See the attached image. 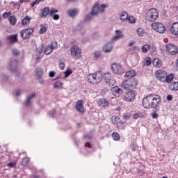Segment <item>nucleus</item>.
I'll use <instances>...</instances> for the list:
<instances>
[{
    "instance_id": "f03ea898",
    "label": "nucleus",
    "mask_w": 178,
    "mask_h": 178,
    "mask_svg": "<svg viewBox=\"0 0 178 178\" xmlns=\"http://www.w3.org/2000/svg\"><path fill=\"white\" fill-rule=\"evenodd\" d=\"M137 84H138V82L137 80H136V79L130 78L129 79L122 82V87L124 88V90H133L137 87Z\"/></svg>"
},
{
    "instance_id": "bf43d9fd",
    "label": "nucleus",
    "mask_w": 178,
    "mask_h": 178,
    "mask_svg": "<svg viewBox=\"0 0 178 178\" xmlns=\"http://www.w3.org/2000/svg\"><path fill=\"white\" fill-rule=\"evenodd\" d=\"M12 54H13V55L17 56V55H19V54H20V52L18 51L17 49H13L12 50Z\"/></svg>"
},
{
    "instance_id": "13d9d810",
    "label": "nucleus",
    "mask_w": 178,
    "mask_h": 178,
    "mask_svg": "<svg viewBox=\"0 0 178 178\" xmlns=\"http://www.w3.org/2000/svg\"><path fill=\"white\" fill-rule=\"evenodd\" d=\"M0 79H1L3 81H6L9 79V76L8 75H1Z\"/></svg>"
},
{
    "instance_id": "2eb2a0df",
    "label": "nucleus",
    "mask_w": 178,
    "mask_h": 178,
    "mask_svg": "<svg viewBox=\"0 0 178 178\" xmlns=\"http://www.w3.org/2000/svg\"><path fill=\"white\" fill-rule=\"evenodd\" d=\"M102 49L106 54H109V52H111L112 49H113V43L111 42H107L104 45Z\"/></svg>"
},
{
    "instance_id": "37998d69",
    "label": "nucleus",
    "mask_w": 178,
    "mask_h": 178,
    "mask_svg": "<svg viewBox=\"0 0 178 178\" xmlns=\"http://www.w3.org/2000/svg\"><path fill=\"white\" fill-rule=\"evenodd\" d=\"M105 8H106V4H102V6L98 5V9H99V13H101V12H104Z\"/></svg>"
},
{
    "instance_id": "b1692460",
    "label": "nucleus",
    "mask_w": 178,
    "mask_h": 178,
    "mask_svg": "<svg viewBox=\"0 0 178 178\" xmlns=\"http://www.w3.org/2000/svg\"><path fill=\"white\" fill-rule=\"evenodd\" d=\"M67 13L70 17H74V16H76L77 13H79V11H77V9L76 8H72L71 10H68Z\"/></svg>"
},
{
    "instance_id": "f704fd0d",
    "label": "nucleus",
    "mask_w": 178,
    "mask_h": 178,
    "mask_svg": "<svg viewBox=\"0 0 178 178\" xmlns=\"http://www.w3.org/2000/svg\"><path fill=\"white\" fill-rule=\"evenodd\" d=\"M31 19V18H29V16H26L22 21V25L27 26V24H29L30 23Z\"/></svg>"
},
{
    "instance_id": "603ef678",
    "label": "nucleus",
    "mask_w": 178,
    "mask_h": 178,
    "mask_svg": "<svg viewBox=\"0 0 178 178\" xmlns=\"http://www.w3.org/2000/svg\"><path fill=\"white\" fill-rule=\"evenodd\" d=\"M119 40H122V38L115 35V36H113V37L112 38L111 42L112 43H113V42H116V41H119Z\"/></svg>"
},
{
    "instance_id": "5fc2aeb1",
    "label": "nucleus",
    "mask_w": 178,
    "mask_h": 178,
    "mask_svg": "<svg viewBox=\"0 0 178 178\" xmlns=\"http://www.w3.org/2000/svg\"><path fill=\"white\" fill-rule=\"evenodd\" d=\"M144 63L146 66H149V65H151V58H145Z\"/></svg>"
},
{
    "instance_id": "58836bf2",
    "label": "nucleus",
    "mask_w": 178,
    "mask_h": 178,
    "mask_svg": "<svg viewBox=\"0 0 178 178\" xmlns=\"http://www.w3.org/2000/svg\"><path fill=\"white\" fill-rule=\"evenodd\" d=\"M36 74H38V77H42V76L44 74V72L42 71V69L37 68L36 69Z\"/></svg>"
},
{
    "instance_id": "e2e57ef3",
    "label": "nucleus",
    "mask_w": 178,
    "mask_h": 178,
    "mask_svg": "<svg viewBox=\"0 0 178 178\" xmlns=\"http://www.w3.org/2000/svg\"><path fill=\"white\" fill-rule=\"evenodd\" d=\"M38 3H40V1L35 0L31 3V8H34V6H35V5H38Z\"/></svg>"
},
{
    "instance_id": "0eeeda50",
    "label": "nucleus",
    "mask_w": 178,
    "mask_h": 178,
    "mask_svg": "<svg viewBox=\"0 0 178 178\" xmlns=\"http://www.w3.org/2000/svg\"><path fill=\"white\" fill-rule=\"evenodd\" d=\"M34 33V28L26 29L20 32V37L23 38V40H28L30 38L31 34Z\"/></svg>"
},
{
    "instance_id": "393cba45",
    "label": "nucleus",
    "mask_w": 178,
    "mask_h": 178,
    "mask_svg": "<svg viewBox=\"0 0 178 178\" xmlns=\"http://www.w3.org/2000/svg\"><path fill=\"white\" fill-rule=\"evenodd\" d=\"M50 12H51V10L49 9V7L44 8L43 10H42V17H47V16L49 15Z\"/></svg>"
},
{
    "instance_id": "680f3d73",
    "label": "nucleus",
    "mask_w": 178,
    "mask_h": 178,
    "mask_svg": "<svg viewBox=\"0 0 178 178\" xmlns=\"http://www.w3.org/2000/svg\"><path fill=\"white\" fill-rule=\"evenodd\" d=\"M123 120H130V115H129V114H124L123 115Z\"/></svg>"
},
{
    "instance_id": "de8ad7c7",
    "label": "nucleus",
    "mask_w": 178,
    "mask_h": 178,
    "mask_svg": "<svg viewBox=\"0 0 178 178\" xmlns=\"http://www.w3.org/2000/svg\"><path fill=\"white\" fill-rule=\"evenodd\" d=\"M40 29L39 31L40 34H44V33H45V31H47V27H45V26L44 25H41L40 26Z\"/></svg>"
},
{
    "instance_id": "bb28decb",
    "label": "nucleus",
    "mask_w": 178,
    "mask_h": 178,
    "mask_svg": "<svg viewBox=\"0 0 178 178\" xmlns=\"http://www.w3.org/2000/svg\"><path fill=\"white\" fill-rule=\"evenodd\" d=\"M170 90L172 91H177L178 90V82H172L170 85Z\"/></svg>"
},
{
    "instance_id": "412c9836",
    "label": "nucleus",
    "mask_w": 178,
    "mask_h": 178,
    "mask_svg": "<svg viewBox=\"0 0 178 178\" xmlns=\"http://www.w3.org/2000/svg\"><path fill=\"white\" fill-rule=\"evenodd\" d=\"M76 111L79 112H84V106H83V101L79 100L76 102L75 106Z\"/></svg>"
},
{
    "instance_id": "72a5a7b5",
    "label": "nucleus",
    "mask_w": 178,
    "mask_h": 178,
    "mask_svg": "<svg viewBox=\"0 0 178 178\" xmlns=\"http://www.w3.org/2000/svg\"><path fill=\"white\" fill-rule=\"evenodd\" d=\"M52 51H53V49H52V48L51 47V46L47 45V46H46V47H45L44 54H45L46 55H51V54H52Z\"/></svg>"
},
{
    "instance_id": "f3484780",
    "label": "nucleus",
    "mask_w": 178,
    "mask_h": 178,
    "mask_svg": "<svg viewBox=\"0 0 178 178\" xmlns=\"http://www.w3.org/2000/svg\"><path fill=\"white\" fill-rule=\"evenodd\" d=\"M111 92L115 97H120L123 94V90L118 86L111 88Z\"/></svg>"
},
{
    "instance_id": "a878e982",
    "label": "nucleus",
    "mask_w": 178,
    "mask_h": 178,
    "mask_svg": "<svg viewBox=\"0 0 178 178\" xmlns=\"http://www.w3.org/2000/svg\"><path fill=\"white\" fill-rule=\"evenodd\" d=\"M128 17L129 14L127 13V12H122L121 13L120 19L122 22H127Z\"/></svg>"
},
{
    "instance_id": "c03bdc74",
    "label": "nucleus",
    "mask_w": 178,
    "mask_h": 178,
    "mask_svg": "<svg viewBox=\"0 0 178 178\" xmlns=\"http://www.w3.org/2000/svg\"><path fill=\"white\" fill-rule=\"evenodd\" d=\"M63 86V83L57 81L56 83L54 85V88H60Z\"/></svg>"
},
{
    "instance_id": "a19ab883",
    "label": "nucleus",
    "mask_w": 178,
    "mask_h": 178,
    "mask_svg": "<svg viewBox=\"0 0 178 178\" xmlns=\"http://www.w3.org/2000/svg\"><path fill=\"white\" fill-rule=\"evenodd\" d=\"M137 33H138L139 37H143V35L145 34L144 29L143 28H139L137 30Z\"/></svg>"
},
{
    "instance_id": "774afa93",
    "label": "nucleus",
    "mask_w": 178,
    "mask_h": 178,
    "mask_svg": "<svg viewBox=\"0 0 178 178\" xmlns=\"http://www.w3.org/2000/svg\"><path fill=\"white\" fill-rule=\"evenodd\" d=\"M38 79L39 80V83L40 84H42L44 83V79L42 78V76L38 77Z\"/></svg>"
},
{
    "instance_id": "7ed1b4c3",
    "label": "nucleus",
    "mask_w": 178,
    "mask_h": 178,
    "mask_svg": "<svg viewBox=\"0 0 178 178\" xmlns=\"http://www.w3.org/2000/svg\"><path fill=\"white\" fill-rule=\"evenodd\" d=\"M159 17V11L156 8L149 9L145 15V19L147 22H154Z\"/></svg>"
},
{
    "instance_id": "ea45409f",
    "label": "nucleus",
    "mask_w": 178,
    "mask_h": 178,
    "mask_svg": "<svg viewBox=\"0 0 178 178\" xmlns=\"http://www.w3.org/2000/svg\"><path fill=\"white\" fill-rule=\"evenodd\" d=\"M30 162V159L29 158H24L22 161V164L24 166H27L29 165V163Z\"/></svg>"
},
{
    "instance_id": "f8f14e48",
    "label": "nucleus",
    "mask_w": 178,
    "mask_h": 178,
    "mask_svg": "<svg viewBox=\"0 0 178 178\" xmlns=\"http://www.w3.org/2000/svg\"><path fill=\"white\" fill-rule=\"evenodd\" d=\"M136 98V94L133 91H129L125 93L124 99L127 102H133Z\"/></svg>"
},
{
    "instance_id": "7c9ffc66",
    "label": "nucleus",
    "mask_w": 178,
    "mask_h": 178,
    "mask_svg": "<svg viewBox=\"0 0 178 178\" xmlns=\"http://www.w3.org/2000/svg\"><path fill=\"white\" fill-rule=\"evenodd\" d=\"M173 81V74H165V83H172Z\"/></svg>"
},
{
    "instance_id": "69168bd1",
    "label": "nucleus",
    "mask_w": 178,
    "mask_h": 178,
    "mask_svg": "<svg viewBox=\"0 0 178 178\" xmlns=\"http://www.w3.org/2000/svg\"><path fill=\"white\" fill-rule=\"evenodd\" d=\"M158 117H159L158 113H152V118H153V119H158Z\"/></svg>"
},
{
    "instance_id": "5701e85b",
    "label": "nucleus",
    "mask_w": 178,
    "mask_h": 178,
    "mask_svg": "<svg viewBox=\"0 0 178 178\" xmlns=\"http://www.w3.org/2000/svg\"><path fill=\"white\" fill-rule=\"evenodd\" d=\"M153 65L154 67H162V60H159V58H154L153 60Z\"/></svg>"
},
{
    "instance_id": "3c124183",
    "label": "nucleus",
    "mask_w": 178,
    "mask_h": 178,
    "mask_svg": "<svg viewBox=\"0 0 178 178\" xmlns=\"http://www.w3.org/2000/svg\"><path fill=\"white\" fill-rule=\"evenodd\" d=\"M127 20L131 24L136 23V18L133 16L128 17Z\"/></svg>"
},
{
    "instance_id": "4468645a",
    "label": "nucleus",
    "mask_w": 178,
    "mask_h": 178,
    "mask_svg": "<svg viewBox=\"0 0 178 178\" xmlns=\"http://www.w3.org/2000/svg\"><path fill=\"white\" fill-rule=\"evenodd\" d=\"M8 69L11 72H16V70H17V60L16 59L10 60L8 65Z\"/></svg>"
},
{
    "instance_id": "052dcab7",
    "label": "nucleus",
    "mask_w": 178,
    "mask_h": 178,
    "mask_svg": "<svg viewBox=\"0 0 178 178\" xmlns=\"http://www.w3.org/2000/svg\"><path fill=\"white\" fill-rule=\"evenodd\" d=\"M59 67L61 69V70H63L65 69V63L60 61Z\"/></svg>"
},
{
    "instance_id": "4c0bfd02",
    "label": "nucleus",
    "mask_w": 178,
    "mask_h": 178,
    "mask_svg": "<svg viewBox=\"0 0 178 178\" xmlns=\"http://www.w3.org/2000/svg\"><path fill=\"white\" fill-rule=\"evenodd\" d=\"M8 20L10 22V24H12L13 26H15L16 24V18L13 16H10L8 18Z\"/></svg>"
},
{
    "instance_id": "a211bd4d",
    "label": "nucleus",
    "mask_w": 178,
    "mask_h": 178,
    "mask_svg": "<svg viewBox=\"0 0 178 178\" xmlns=\"http://www.w3.org/2000/svg\"><path fill=\"white\" fill-rule=\"evenodd\" d=\"M33 99H35V93H32L31 95L27 96L26 100L25 102L26 106H31V104Z\"/></svg>"
},
{
    "instance_id": "e433bc0d",
    "label": "nucleus",
    "mask_w": 178,
    "mask_h": 178,
    "mask_svg": "<svg viewBox=\"0 0 178 178\" xmlns=\"http://www.w3.org/2000/svg\"><path fill=\"white\" fill-rule=\"evenodd\" d=\"M115 35L119 37L120 38H124V35H123V32L120 30L115 31Z\"/></svg>"
},
{
    "instance_id": "c9c22d12",
    "label": "nucleus",
    "mask_w": 178,
    "mask_h": 178,
    "mask_svg": "<svg viewBox=\"0 0 178 178\" xmlns=\"http://www.w3.org/2000/svg\"><path fill=\"white\" fill-rule=\"evenodd\" d=\"M112 137L115 141H119V140H120V135L117 132H113L112 134Z\"/></svg>"
},
{
    "instance_id": "ddd939ff",
    "label": "nucleus",
    "mask_w": 178,
    "mask_h": 178,
    "mask_svg": "<svg viewBox=\"0 0 178 178\" xmlns=\"http://www.w3.org/2000/svg\"><path fill=\"white\" fill-rule=\"evenodd\" d=\"M17 37V34L8 35L6 38V42H8V44H15V42H17V41H19Z\"/></svg>"
},
{
    "instance_id": "9d476101",
    "label": "nucleus",
    "mask_w": 178,
    "mask_h": 178,
    "mask_svg": "<svg viewBox=\"0 0 178 178\" xmlns=\"http://www.w3.org/2000/svg\"><path fill=\"white\" fill-rule=\"evenodd\" d=\"M111 69L115 74H122L123 73V69L120 64L113 63L111 65Z\"/></svg>"
},
{
    "instance_id": "cd10ccee",
    "label": "nucleus",
    "mask_w": 178,
    "mask_h": 178,
    "mask_svg": "<svg viewBox=\"0 0 178 178\" xmlns=\"http://www.w3.org/2000/svg\"><path fill=\"white\" fill-rule=\"evenodd\" d=\"M111 120L112 123H113L115 125L122 123V120L118 116H113Z\"/></svg>"
},
{
    "instance_id": "8fccbe9b",
    "label": "nucleus",
    "mask_w": 178,
    "mask_h": 178,
    "mask_svg": "<svg viewBox=\"0 0 178 178\" xmlns=\"http://www.w3.org/2000/svg\"><path fill=\"white\" fill-rule=\"evenodd\" d=\"M130 148L132 149V151H136V149L138 148V146H137V144L136 143H131L130 145Z\"/></svg>"
},
{
    "instance_id": "6e6552de",
    "label": "nucleus",
    "mask_w": 178,
    "mask_h": 178,
    "mask_svg": "<svg viewBox=\"0 0 178 178\" xmlns=\"http://www.w3.org/2000/svg\"><path fill=\"white\" fill-rule=\"evenodd\" d=\"M152 27L154 30L157 31V33H160V34H163L166 31L165 26L163 25L162 23L154 22L152 24Z\"/></svg>"
},
{
    "instance_id": "1a4fd4ad",
    "label": "nucleus",
    "mask_w": 178,
    "mask_h": 178,
    "mask_svg": "<svg viewBox=\"0 0 178 178\" xmlns=\"http://www.w3.org/2000/svg\"><path fill=\"white\" fill-rule=\"evenodd\" d=\"M165 49L170 55H176L177 54H178L177 46L174 44H167L165 45Z\"/></svg>"
},
{
    "instance_id": "6ab92c4d",
    "label": "nucleus",
    "mask_w": 178,
    "mask_h": 178,
    "mask_svg": "<svg viewBox=\"0 0 178 178\" xmlns=\"http://www.w3.org/2000/svg\"><path fill=\"white\" fill-rule=\"evenodd\" d=\"M170 31L174 35H178V22H175L172 24Z\"/></svg>"
},
{
    "instance_id": "c756f323",
    "label": "nucleus",
    "mask_w": 178,
    "mask_h": 178,
    "mask_svg": "<svg viewBox=\"0 0 178 178\" xmlns=\"http://www.w3.org/2000/svg\"><path fill=\"white\" fill-rule=\"evenodd\" d=\"M90 12L93 14V15L97 16V15H98V13H99V8H98V4H95L92 7Z\"/></svg>"
},
{
    "instance_id": "9b49d317",
    "label": "nucleus",
    "mask_w": 178,
    "mask_h": 178,
    "mask_svg": "<svg viewBox=\"0 0 178 178\" xmlns=\"http://www.w3.org/2000/svg\"><path fill=\"white\" fill-rule=\"evenodd\" d=\"M156 77L157 80L161 81L162 83H165V79L166 77V72L162 70H158L156 72Z\"/></svg>"
},
{
    "instance_id": "09e8293b",
    "label": "nucleus",
    "mask_w": 178,
    "mask_h": 178,
    "mask_svg": "<svg viewBox=\"0 0 178 178\" xmlns=\"http://www.w3.org/2000/svg\"><path fill=\"white\" fill-rule=\"evenodd\" d=\"M133 118L134 119H138L140 118H143V113H138L133 115Z\"/></svg>"
},
{
    "instance_id": "473e14b6",
    "label": "nucleus",
    "mask_w": 178,
    "mask_h": 178,
    "mask_svg": "<svg viewBox=\"0 0 178 178\" xmlns=\"http://www.w3.org/2000/svg\"><path fill=\"white\" fill-rule=\"evenodd\" d=\"M141 49H142V51L145 54V53L148 52V51H149V49H151V45L144 44L142 46Z\"/></svg>"
},
{
    "instance_id": "c85d7f7f",
    "label": "nucleus",
    "mask_w": 178,
    "mask_h": 178,
    "mask_svg": "<svg viewBox=\"0 0 178 178\" xmlns=\"http://www.w3.org/2000/svg\"><path fill=\"white\" fill-rule=\"evenodd\" d=\"M136 75V71L134 70H130L126 72L125 76L128 79H133L134 76Z\"/></svg>"
},
{
    "instance_id": "4be33fe9",
    "label": "nucleus",
    "mask_w": 178,
    "mask_h": 178,
    "mask_svg": "<svg viewBox=\"0 0 178 178\" xmlns=\"http://www.w3.org/2000/svg\"><path fill=\"white\" fill-rule=\"evenodd\" d=\"M99 106L106 108V106H109V102L105 99H101L99 100Z\"/></svg>"
},
{
    "instance_id": "2f4dec72",
    "label": "nucleus",
    "mask_w": 178,
    "mask_h": 178,
    "mask_svg": "<svg viewBox=\"0 0 178 178\" xmlns=\"http://www.w3.org/2000/svg\"><path fill=\"white\" fill-rule=\"evenodd\" d=\"M94 14H92L91 12L89 14H87L86 16L85 17V22L86 23H88V22H90V20H91V19L94 18Z\"/></svg>"
},
{
    "instance_id": "79ce46f5",
    "label": "nucleus",
    "mask_w": 178,
    "mask_h": 178,
    "mask_svg": "<svg viewBox=\"0 0 178 178\" xmlns=\"http://www.w3.org/2000/svg\"><path fill=\"white\" fill-rule=\"evenodd\" d=\"M50 47L53 50L56 49L58 48V42H56V41L51 42Z\"/></svg>"
},
{
    "instance_id": "0e129e2a",
    "label": "nucleus",
    "mask_w": 178,
    "mask_h": 178,
    "mask_svg": "<svg viewBox=\"0 0 178 178\" xmlns=\"http://www.w3.org/2000/svg\"><path fill=\"white\" fill-rule=\"evenodd\" d=\"M83 138H88V140H91V138H92V136L90 134H85L83 135Z\"/></svg>"
},
{
    "instance_id": "dca6fc26",
    "label": "nucleus",
    "mask_w": 178,
    "mask_h": 178,
    "mask_svg": "<svg viewBox=\"0 0 178 178\" xmlns=\"http://www.w3.org/2000/svg\"><path fill=\"white\" fill-rule=\"evenodd\" d=\"M58 10L56 8H51L50 9L49 15L53 17L54 20H59L60 19V16L56 14L58 13Z\"/></svg>"
},
{
    "instance_id": "f257e3e1",
    "label": "nucleus",
    "mask_w": 178,
    "mask_h": 178,
    "mask_svg": "<svg viewBox=\"0 0 178 178\" xmlns=\"http://www.w3.org/2000/svg\"><path fill=\"white\" fill-rule=\"evenodd\" d=\"M162 102V97L159 95L149 94L143 99V105L146 109L154 108L159 111V105Z\"/></svg>"
},
{
    "instance_id": "a18cd8bd",
    "label": "nucleus",
    "mask_w": 178,
    "mask_h": 178,
    "mask_svg": "<svg viewBox=\"0 0 178 178\" xmlns=\"http://www.w3.org/2000/svg\"><path fill=\"white\" fill-rule=\"evenodd\" d=\"M9 16H12V11L5 12L3 14V19H8V17H9Z\"/></svg>"
},
{
    "instance_id": "4d7b16f0",
    "label": "nucleus",
    "mask_w": 178,
    "mask_h": 178,
    "mask_svg": "<svg viewBox=\"0 0 178 178\" xmlns=\"http://www.w3.org/2000/svg\"><path fill=\"white\" fill-rule=\"evenodd\" d=\"M22 94H23V90H17L15 91L16 97H20V95H22Z\"/></svg>"
},
{
    "instance_id": "338daca9",
    "label": "nucleus",
    "mask_w": 178,
    "mask_h": 178,
    "mask_svg": "<svg viewBox=\"0 0 178 178\" xmlns=\"http://www.w3.org/2000/svg\"><path fill=\"white\" fill-rule=\"evenodd\" d=\"M8 166V168H15V166H16V163H9Z\"/></svg>"
},
{
    "instance_id": "423d86ee",
    "label": "nucleus",
    "mask_w": 178,
    "mask_h": 178,
    "mask_svg": "<svg viewBox=\"0 0 178 178\" xmlns=\"http://www.w3.org/2000/svg\"><path fill=\"white\" fill-rule=\"evenodd\" d=\"M71 56L74 59H79L81 56V49L79 47L74 45L70 49Z\"/></svg>"
},
{
    "instance_id": "aec40b11",
    "label": "nucleus",
    "mask_w": 178,
    "mask_h": 178,
    "mask_svg": "<svg viewBox=\"0 0 178 178\" xmlns=\"http://www.w3.org/2000/svg\"><path fill=\"white\" fill-rule=\"evenodd\" d=\"M42 47L37 48L35 51L36 57L35 60L36 62H38L42 58Z\"/></svg>"
},
{
    "instance_id": "864d4df0",
    "label": "nucleus",
    "mask_w": 178,
    "mask_h": 178,
    "mask_svg": "<svg viewBox=\"0 0 178 178\" xmlns=\"http://www.w3.org/2000/svg\"><path fill=\"white\" fill-rule=\"evenodd\" d=\"M49 115L51 118H55V115H56V111H55V109H52L49 112Z\"/></svg>"
},
{
    "instance_id": "6e6d98bb",
    "label": "nucleus",
    "mask_w": 178,
    "mask_h": 178,
    "mask_svg": "<svg viewBox=\"0 0 178 178\" xmlns=\"http://www.w3.org/2000/svg\"><path fill=\"white\" fill-rule=\"evenodd\" d=\"M64 73L65 74V78L66 79L67 77H69L70 74H72V73H73V72L70 70H67Z\"/></svg>"
},
{
    "instance_id": "39448f33",
    "label": "nucleus",
    "mask_w": 178,
    "mask_h": 178,
    "mask_svg": "<svg viewBox=\"0 0 178 178\" xmlns=\"http://www.w3.org/2000/svg\"><path fill=\"white\" fill-rule=\"evenodd\" d=\"M104 81L105 83H106L107 86L109 87H113L115 84H116V81L115 80V78H113V76H112V74L110 72H106L104 74Z\"/></svg>"
},
{
    "instance_id": "20e7f679",
    "label": "nucleus",
    "mask_w": 178,
    "mask_h": 178,
    "mask_svg": "<svg viewBox=\"0 0 178 178\" xmlns=\"http://www.w3.org/2000/svg\"><path fill=\"white\" fill-rule=\"evenodd\" d=\"M87 79L88 83H90V84H98L102 80V74H101V72L90 74Z\"/></svg>"
},
{
    "instance_id": "49530a36",
    "label": "nucleus",
    "mask_w": 178,
    "mask_h": 178,
    "mask_svg": "<svg viewBox=\"0 0 178 178\" xmlns=\"http://www.w3.org/2000/svg\"><path fill=\"white\" fill-rule=\"evenodd\" d=\"M102 55V53H101V51H97L94 53V57L96 59H98V58H101Z\"/></svg>"
}]
</instances>
